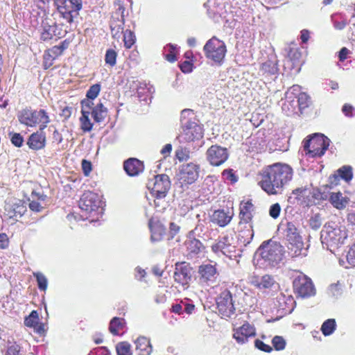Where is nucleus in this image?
Listing matches in <instances>:
<instances>
[{"mask_svg":"<svg viewBox=\"0 0 355 355\" xmlns=\"http://www.w3.org/2000/svg\"><path fill=\"white\" fill-rule=\"evenodd\" d=\"M293 168L288 164L275 163L261 173L259 185L269 195L281 194L293 178Z\"/></svg>","mask_w":355,"mask_h":355,"instance_id":"obj_1","label":"nucleus"},{"mask_svg":"<svg viewBox=\"0 0 355 355\" xmlns=\"http://www.w3.org/2000/svg\"><path fill=\"white\" fill-rule=\"evenodd\" d=\"M348 237L347 230L343 225L331 221L324 225L320 232V240L323 248L335 253L345 244Z\"/></svg>","mask_w":355,"mask_h":355,"instance_id":"obj_2","label":"nucleus"},{"mask_svg":"<svg viewBox=\"0 0 355 355\" xmlns=\"http://www.w3.org/2000/svg\"><path fill=\"white\" fill-rule=\"evenodd\" d=\"M259 257L257 265L263 268H271L278 266L284 257V247L278 242L269 240L259 247Z\"/></svg>","mask_w":355,"mask_h":355,"instance_id":"obj_3","label":"nucleus"},{"mask_svg":"<svg viewBox=\"0 0 355 355\" xmlns=\"http://www.w3.org/2000/svg\"><path fill=\"white\" fill-rule=\"evenodd\" d=\"M284 234L288 242V252L292 257L306 256L307 249L304 247V242L297 224L294 222L282 223Z\"/></svg>","mask_w":355,"mask_h":355,"instance_id":"obj_4","label":"nucleus"},{"mask_svg":"<svg viewBox=\"0 0 355 355\" xmlns=\"http://www.w3.org/2000/svg\"><path fill=\"white\" fill-rule=\"evenodd\" d=\"M17 116L21 124L32 128L39 125L40 130H44L50 123L49 116L43 109L37 110L26 107L19 110Z\"/></svg>","mask_w":355,"mask_h":355,"instance_id":"obj_5","label":"nucleus"},{"mask_svg":"<svg viewBox=\"0 0 355 355\" xmlns=\"http://www.w3.org/2000/svg\"><path fill=\"white\" fill-rule=\"evenodd\" d=\"M303 150L311 158L322 157L327 150L330 140L322 134L315 133L303 141Z\"/></svg>","mask_w":355,"mask_h":355,"instance_id":"obj_6","label":"nucleus"},{"mask_svg":"<svg viewBox=\"0 0 355 355\" xmlns=\"http://www.w3.org/2000/svg\"><path fill=\"white\" fill-rule=\"evenodd\" d=\"M254 211V205L250 201L241 202L240 205V217L241 223L248 224L245 226L246 230H241L239 233V240L243 243L245 245L249 244L254 236L252 225L250 224Z\"/></svg>","mask_w":355,"mask_h":355,"instance_id":"obj_7","label":"nucleus"},{"mask_svg":"<svg viewBox=\"0 0 355 355\" xmlns=\"http://www.w3.org/2000/svg\"><path fill=\"white\" fill-rule=\"evenodd\" d=\"M103 201L101 200L100 196L94 192L86 191L85 192L80 200L79 207L85 213V217L87 218V214L92 216H98L103 214Z\"/></svg>","mask_w":355,"mask_h":355,"instance_id":"obj_8","label":"nucleus"},{"mask_svg":"<svg viewBox=\"0 0 355 355\" xmlns=\"http://www.w3.org/2000/svg\"><path fill=\"white\" fill-rule=\"evenodd\" d=\"M60 16L71 24L82 9V0H54Z\"/></svg>","mask_w":355,"mask_h":355,"instance_id":"obj_9","label":"nucleus"},{"mask_svg":"<svg viewBox=\"0 0 355 355\" xmlns=\"http://www.w3.org/2000/svg\"><path fill=\"white\" fill-rule=\"evenodd\" d=\"M203 50L208 59L218 64H222L227 52L225 44L216 37H213L206 42Z\"/></svg>","mask_w":355,"mask_h":355,"instance_id":"obj_10","label":"nucleus"},{"mask_svg":"<svg viewBox=\"0 0 355 355\" xmlns=\"http://www.w3.org/2000/svg\"><path fill=\"white\" fill-rule=\"evenodd\" d=\"M147 187L153 196H157L158 200H162L171 188V181L166 174L157 175L148 181Z\"/></svg>","mask_w":355,"mask_h":355,"instance_id":"obj_11","label":"nucleus"},{"mask_svg":"<svg viewBox=\"0 0 355 355\" xmlns=\"http://www.w3.org/2000/svg\"><path fill=\"white\" fill-rule=\"evenodd\" d=\"M182 132L178 139L180 143L198 140L203 137L202 127L196 121L183 122Z\"/></svg>","mask_w":355,"mask_h":355,"instance_id":"obj_12","label":"nucleus"},{"mask_svg":"<svg viewBox=\"0 0 355 355\" xmlns=\"http://www.w3.org/2000/svg\"><path fill=\"white\" fill-rule=\"evenodd\" d=\"M295 292L301 297H309L315 294V289L311 279L300 273L293 282Z\"/></svg>","mask_w":355,"mask_h":355,"instance_id":"obj_13","label":"nucleus"},{"mask_svg":"<svg viewBox=\"0 0 355 355\" xmlns=\"http://www.w3.org/2000/svg\"><path fill=\"white\" fill-rule=\"evenodd\" d=\"M200 166L193 162L182 164L180 166L178 178L182 185L194 183L199 178Z\"/></svg>","mask_w":355,"mask_h":355,"instance_id":"obj_14","label":"nucleus"},{"mask_svg":"<svg viewBox=\"0 0 355 355\" xmlns=\"http://www.w3.org/2000/svg\"><path fill=\"white\" fill-rule=\"evenodd\" d=\"M216 305L218 313L222 318H230L234 314L235 308L233 304L232 295L228 290L220 293L216 298Z\"/></svg>","mask_w":355,"mask_h":355,"instance_id":"obj_15","label":"nucleus"},{"mask_svg":"<svg viewBox=\"0 0 355 355\" xmlns=\"http://www.w3.org/2000/svg\"><path fill=\"white\" fill-rule=\"evenodd\" d=\"M206 155L210 164L218 166L223 164L228 159L229 153L226 148L213 145L208 148Z\"/></svg>","mask_w":355,"mask_h":355,"instance_id":"obj_16","label":"nucleus"},{"mask_svg":"<svg viewBox=\"0 0 355 355\" xmlns=\"http://www.w3.org/2000/svg\"><path fill=\"white\" fill-rule=\"evenodd\" d=\"M191 267L186 263H177L174 272L175 281L182 286V288L187 289L191 279Z\"/></svg>","mask_w":355,"mask_h":355,"instance_id":"obj_17","label":"nucleus"},{"mask_svg":"<svg viewBox=\"0 0 355 355\" xmlns=\"http://www.w3.org/2000/svg\"><path fill=\"white\" fill-rule=\"evenodd\" d=\"M233 338L239 344H245L250 338L256 336V329L253 324L245 322L241 327L234 328Z\"/></svg>","mask_w":355,"mask_h":355,"instance_id":"obj_18","label":"nucleus"},{"mask_svg":"<svg viewBox=\"0 0 355 355\" xmlns=\"http://www.w3.org/2000/svg\"><path fill=\"white\" fill-rule=\"evenodd\" d=\"M230 241L228 236H223L211 246V249L216 254L221 253L230 259L235 257L236 247Z\"/></svg>","mask_w":355,"mask_h":355,"instance_id":"obj_19","label":"nucleus"},{"mask_svg":"<svg viewBox=\"0 0 355 355\" xmlns=\"http://www.w3.org/2000/svg\"><path fill=\"white\" fill-rule=\"evenodd\" d=\"M277 60L270 58L262 63L258 72L259 76L266 80H274L278 73Z\"/></svg>","mask_w":355,"mask_h":355,"instance_id":"obj_20","label":"nucleus"},{"mask_svg":"<svg viewBox=\"0 0 355 355\" xmlns=\"http://www.w3.org/2000/svg\"><path fill=\"white\" fill-rule=\"evenodd\" d=\"M198 273L200 282L207 285L216 283L218 276L216 266L209 263L201 265L199 267Z\"/></svg>","mask_w":355,"mask_h":355,"instance_id":"obj_21","label":"nucleus"},{"mask_svg":"<svg viewBox=\"0 0 355 355\" xmlns=\"http://www.w3.org/2000/svg\"><path fill=\"white\" fill-rule=\"evenodd\" d=\"M249 283L261 291L272 289L276 284L273 277L269 275L261 277L252 275L249 277Z\"/></svg>","mask_w":355,"mask_h":355,"instance_id":"obj_22","label":"nucleus"},{"mask_svg":"<svg viewBox=\"0 0 355 355\" xmlns=\"http://www.w3.org/2000/svg\"><path fill=\"white\" fill-rule=\"evenodd\" d=\"M233 212L230 210L218 209L211 216V221L220 227H225L232 219Z\"/></svg>","mask_w":355,"mask_h":355,"instance_id":"obj_23","label":"nucleus"},{"mask_svg":"<svg viewBox=\"0 0 355 355\" xmlns=\"http://www.w3.org/2000/svg\"><path fill=\"white\" fill-rule=\"evenodd\" d=\"M148 226L151 232V241H160L162 239L166 231V228L163 224L160 221L151 218L148 221Z\"/></svg>","mask_w":355,"mask_h":355,"instance_id":"obj_24","label":"nucleus"},{"mask_svg":"<svg viewBox=\"0 0 355 355\" xmlns=\"http://www.w3.org/2000/svg\"><path fill=\"white\" fill-rule=\"evenodd\" d=\"M123 168L130 176H136L143 172L144 166L142 162L137 158H129L124 162Z\"/></svg>","mask_w":355,"mask_h":355,"instance_id":"obj_25","label":"nucleus"},{"mask_svg":"<svg viewBox=\"0 0 355 355\" xmlns=\"http://www.w3.org/2000/svg\"><path fill=\"white\" fill-rule=\"evenodd\" d=\"M46 144V136L43 130L37 131L30 135L27 145L34 150H41L44 148Z\"/></svg>","mask_w":355,"mask_h":355,"instance_id":"obj_26","label":"nucleus"},{"mask_svg":"<svg viewBox=\"0 0 355 355\" xmlns=\"http://www.w3.org/2000/svg\"><path fill=\"white\" fill-rule=\"evenodd\" d=\"M57 26L53 21L50 23L47 19L42 21L41 40L48 41L56 35Z\"/></svg>","mask_w":355,"mask_h":355,"instance_id":"obj_27","label":"nucleus"},{"mask_svg":"<svg viewBox=\"0 0 355 355\" xmlns=\"http://www.w3.org/2000/svg\"><path fill=\"white\" fill-rule=\"evenodd\" d=\"M138 355H150L153 347L150 340L145 336H139L135 342Z\"/></svg>","mask_w":355,"mask_h":355,"instance_id":"obj_28","label":"nucleus"},{"mask_svg":"<svg viewBox=\"0 0 355 355\" xmlns=\"http://www.w3.org/2000/svg\"><path fill=\"white\" fill-rule=\"evenodd\" d=\"M285 56L288 61L291 62V67L300 62L302 54L300 49L295 45H289L284 49Z\"/></svg>","mask_w":355,"mask_h":355,"instance_id":"obj_29","label":"nucleus"},{"mask_svg":"<svg viewBox=\"0 0 355 355\" xmlns=\"http://www.w3.org/2000/svg\"><path fill=\"white\" fill-rule=\"evenodd\" d=\"M331 205L338 209H345L349 203V198L344 196L340 192L331 193L329 198Z\"/></svg>","mask_w":355,"mask_h":355,"instance_id":"obj_30","label":"nucleus"},{"mask_svg":"<svg viewBox=\"0 0 355 355\" xmlns=\"http://www.w3.org/2000/svg\"><path fill=\"white\" fill-rule=\"evenodd\" d=\"M90 114H92L95 122L101 123L107 115V110L103 103H99L93 107Z\"/></svg>","mask_w":355,"mask_h":355,"instance_id":"obj_31","label":"nucleus"},{"mask_svg":"<svg viewBox=\"0 0 355 355\" xmlns=\"http://www.w3.org/2000/svg\"><path fill=\"white\" fill-rule=\"evenodd\" d=\"M353 173L352 168L349 166H343L337 171V173L334 174L331 178H334V181L341 178L345 181L348 182L352 179Z\"/></svg>","mask_w":355,"mask_h":355,"instance_id":"obj_32","label":"nucleus"},{"mask_svg":"<svg viewBox=\"0 0 355 355\" xmlns=\"http://www.w3.org/2000/svg\"><path fill=\"white\" fill-rule=\"evenodd\" d=\"M124 325V319L114 317L111 320L110 322L109 330L111 334L114 336H117L119 334V331L123 329Z\"/></svg>","mask_w":355,"mask_h":355,"instance_id":"obj_33","label":"nucleus"},{"mask_svg":"<svg viewBox=\"0 0 355 355\" xmlns=\"http://www.w3.org/2000/svg\"><path fill=\"white\" fill-rule=\"evenodd\" d=\"M185 245L187 247V251L191 254H198L202 247V243L196 239H189L187 240L185 242Z\"/></svg>","mask_w":355,"mask_h":355,"instance_id":"obj_34","label":"nucleus"},{"mask_svg":"<svg viewBox=\"0 0 355 355\" xmlns=\"http://www.w3.org/2000/svg\"><path fill=\"white\" fill-rule=\"evenodd\" d=\"M298 109L297 102L295 98L288 99L286 97V101L282 105L283 111L287 114L291 115L297 112Z\"/></svg>","mask_w":355,"mask_h":355,"instance_id":"obj_35","label":"nucleus"},{"mask_svg":"<svg viewBox=\"0 0 355 355\" xmlns=\"http://www.w3.org/2000/svg\"><path fill=\"white\" fill-rule=\"evenodd\" d=\"M336 329V322L334 319H328L325 320L321 326V331L324 336L331 335Z\"/></svg>","mask_w":355,"mask_h":355,"instance_id":"obj_36","label":"nucleus"},{"mask_svg":"<svg viewBox=\"0 0 355 355\" xmlns=\"http://www.w3.org/2000/svg\"><path fill=\"white\" fill-rule=\"evenodd\" d=\"M82 116L80 118V128L83 132H90L93 128V123H92L88 112H81Z\"/></svg>","mask_w":355,"mask_h":355,"instance_id":"obj_37","label":"nucleus"},{"mask_svg":"<svg viewBox=\"0 0 355 355\" xmlns=\"http://www.w3.org/2000/svg\"><path fill=\"white\" fill-rule=\"evenodd\" d=\"M177 46L172 44H166L164 48V53L166 59L170 62H173L176 60V51Z\"/></svg>","mask_w":355,"mask_h":355,"instance_id":"obj_38","label":"nucleus"},{"mask_svg":"<svg viewBox=\"0 0 355 355\" xmlns=\"http://www.w3.org/2000/svg\"><path fill=\"white\" fill-rule=\"evenodd\" d=\"M116 351L117 355H132L131 345L126 341L119 343L116 346Z\"/></svg>","mask_w":355,"mask_h":355,"instance_id":"obj_39","label":"nucleus"},{"mask_svg":"<svg viewBox=\"0 0 355 355\" xmlns=\"http://www.w3.org/2000/svg\"><path fill=\"white\" fill-rule=\"evenodd\" d=\"M123 42L126 49H130L136 42V37L133 31L125 30L123 32Z\"/></svg>","mask_w":355,"mask_h":355,"instance_id":"obj_40","label":"nucleus"},{"mask_svg":"<svg viewBox=\"0 0 355 355\" xmlns=\"http://www.w3.org/2000/svg\"><path fill=\"white\" fill-rule=\"evenodd\" d=\"M33 276L36 278L38 288L42 291H46L48 286V280L45 275L40 272H33Z\"/></svg>","mask_w":355,"mask_h":355,"instance_id":"obj_41","label":"nucleus"},{"mask_svg":"<svg viewBox=\"0 0 355 355\" xmlns=\"http://www.w3.org/2000/svg\"><path fill=\"white\" fill-rule=\"evenodd\" d=\"M296 101L297 102L298 110H302L309 106L310 98L305 92L299 93Z\"/></svg>","mask_w":355,"mask_h":355,"instance_id":"obj_42","label":"nucleus"},{"mask_svg":"<svg viewBox=\"0 0 355 355\" xmlns=\"http://www.w3.org/2000/svg\"><path fill=\"white\" fill-rule=\"evenodd\" d=\"M39 316L37 311H32L28 316L25 318L24 324L28 327H35L38 324Z\"/></svg>","mask_w":355,"mask_h":355,"instance_id":"obj_43","label":"nucleus"},{"mask_svg":"<svg viewBox=\"0 0 355 355\" xmlns=\"http://www.w3.org/2000/svg\"><path fill=\"white\" fill-rule=\"evenodd\" d=\"M117 53L113 49H108L106 51L105 56V63L109 64L111 67H114L116 64Z\"/></svg>","mask_w":355,"mask_h":355,"instance_id":"obj_44","label":"nucleus"},{"mask_svg":"<svg viewBox=\"0 0 355 355\" xmlns=\"http://www.w3.org/2000/svg\"><path fill=\"white\" fill-rule=\"evenodd\" d=\"M180 120L182 126H183V122L193 121V120L196 121V118L194 117L193 110L190 109H185L182 111Z\"/></svg>","mask_w":355,"mask_h":355,"instance_id":"obj_45","label":"nucleus"},{"mask_svg":"<svg viewBox=\"0 0 355 355\" xmlns=\"http://www.w3.org/2000/svg\"><path fill=\"white\" fill-rule=\"evenodd\" d=\"M272 343L277 351L283 350L286 347L285 340L279 336H275L272 340Z\"/></svg>","mask_w":355,"mask_h":355,"instance_id":"obj_46","label":"nucleus"},{"mask_svg":"<svg viewBox=\"0 0 355 355\" xmlns=\"http://www.w3.org/2000/svg\"><path fill=\"white\" fill-rule=\"evenodd\" d=\"M101 91V85L98 83L92 85L87 92L86 96L90 99H95Z\"/></svg>","mask_w":355,"mask_h":355,"instance_id":"obj_47","label":"nucleus"},{"mask_svg":"<svg viewBox=\"0 0 355 355\" xmlns=\"http://www.w3.org/2000/svg\"><path fill=\"white\" fill-rule=\"evenodd\" d=\"M299 93H302L301 92V87L300 85H295L288 89V91L286 92V97L288 99H295L297 98Z\"/></svg>","mask_w":355,"mask_h":355,"instance_id":"obj_48","label":"nucleus"},{"mask_svg":"<svg viewBox=\"0 0 355 355\" xmlns=\"http://www.w3.org/2000/svg\"><path fill=\"white\" fill-rule=\"evenodd\" d=\"M94 99H90L87 97V98L83 99L81 104V112H88L89 114L92 112L93 107H94Z\"/></svg>","mask_w":355,"mask_h":355,"instance_id":"obj_49","label":"nucleus"},{"mask_svg":"<svg viewBox=\"0 0 355 355\" xmlns=\"http://www.w3.org/2000/svg\"><path fill=\"white\" fill-rule=\"evenodd\" d=\"M329 294L333 297H338L342 293V286L340 283L330 285L328 289Z\"/></svg>","mask_w":355,"mask_h":355,"instance_id":"obj_50","label":"nucleus"},{"mask_svg":"<svg viewBox=\"0 0 355 355\" xmlns=\"http://www.w3.org/2000/svg\"><path fill=\"white\" fill-rule=\"evenodd\" d=\"M322 225V220L319 214L313 216L309 220V226L313 230H318Z\"/></svg>","mask_w":355,"mask_h":355,"instance_id":"obj_51","label":"nucleus"},{"mask_svg":"<svg viewBox=\"0 0 355 355\" xmlns=\"http://www.w3.org/2000/svg\"><path fill=\"white\" fill-rule=\"evenodd\" d=\"M10 141L16 147H21L24 143V138L19 133L10 134Z\"/></svg>","mask_w":355,"mask_h":355,"instance_id":"obj_52","label":"nucleus"},{"mask_svg":"<svg viewBox=\"0 0 355 355\" xmlns=\"http://www.w3.org/2000/svg\"><path fill=\"white\" fill-rule=\"evenodd\" d=\"M281 212V206L279 203L272 204L269 209V215L274 219L279 216Z\"/></svg>","mask_w":355,"mask_h":355,"instance_id":"obj_53","label":"nucleus"},{"mask_svg":"<svg viewBox=\"0 0 355 355\" xmlns=\"http://www.w3.org/2000/svg\"><path fill=\"white\" fill-rule=\"evenodd\" d=\"M6 355H25L19 345L14 343L8 348Z\"/></svg>","mask_w":355,"mask_h":355,"instance_id":"obj_54","label":"nucleus"},{"mask_svg":"<svg viewBox=\"0 0 355 355\" xmlns=\"http://www.w3.org/2000/svg\"><path fill=\"white\" fill-rule=\"evenodd\" d=\"M338 16V14H334L331 16V21L333 22L334 27L337 30H343L347 26V21L345 20H342L338 21L336 20V17Z\"/></svg>","mask_w":355,"mask_h":355,"instance_id":"obj_55","label":"nucleus"},{"mask_svg":"<svg viewBox=\"0 0 355 355\" xmlns=\"http://www.w3.org/2000/svg\"><path fill=\"white\" fill-rule=\"evenodd\" d=\"M347 260L349 264L355 266V243L350 247L347 252Z\"/></svg>","mask_w":355,"mask_h":355,"instance_id":"obj_56","label":"nucleus"},{"mask_svg":"<svg viewBox=\"0 0 355 355\" xmlns=\"http://www.w3.org/2000/svg\"><path fill=\"white\" fill-rule=\"evenodd\" d=\"M254 345L257 349L265 352L269 353L272 350V348L270 345L265 344L263 341L259 339L255 340Z\"/></svg>","mask_w":355,"mask_h":355,"instance_id":"obj_57","label":"nucleus"},{"mask_svg":"<svg viewBox=\"0 0 355 355\" xmlns=\"http://www.w3.org/2000/svg\"><path fill=\"white\" fill-rule=\"evenodd\" d=\"M119 26L116 28H110L111 33L114 38L119 39L122 33H123V22H120Z\"/></svg>","mask_w":355,"mask_h":355,"instance_id":"obj_58","label":"nucleus"},{"mask_svg":"<svg viewBox=\"0 0 355 355\" xmlns=\"http://www.w3.org/2000/svg\"><path fill=\"white\" fill-rule=\"evenodd\" d=\"M176 157L180 162L186 161L189 158V152L187 149H178L176 150Z\"/></svg>","mask_w":355,"mask_h":355,"instance_id":"obj_59","label":"nucleus"},{"mask_svg":"<svg viewBox=\"0 0 355 355\" xmlns=\"http://www.w3.org/2000/svg\"><path fill=\"white\" fill-rule=\"evenodd\" d=\"M347 222L348 226L355 230V210L349 211L347 215Z\"/></svg>","mask_w":355,"mask_h":355,"instance_id":"obj_60","label":"nucleus"},{"mask_svg":"<svg viewBox=\"0 0 355 355\" xmlns=\"http://www.w3.org/2000/svg\"><path fill=\"white\" fill-rule=\"evenodd\" d=\"M310 190V187L308 186L302 187L297 188L293 191V193L295 195H299L302 196H307V194L310 193V191L308 192V191Z\"/></svg>","mask_w":355,"mask_h":355,"instance_id":"obj_61","label":"nucleus"},{"mask_svg":"<svg viewBox=\"0 0 355 355\" xmlns=\"http://www.w3.org/2000/svg\"><path fill=\"white\" fill-rule=\"evenodd\" d=\"M9 245V239L6 234H0V249H6Z\"/></svg>","mask_w":355,"mask_h":355,"instance_id":"obj_62","label":"nucleus"},{"mask_svg":"<svg viewBox=\"0 0 355 355\" xmlns=\"http://www.w3.org/2000/svg\"><path fill=\"white\" fill-rule=\"evenodd\" d=\"M155 197V206L157 209L158 211L164 210L166 208V202L164 200V198L162 200H158L157 196Z\"/></svg>","mask_w":355,"mask_h":355,"instance_id":"obj_63","label":"nucleus"},{"mask_svg":"<svg viewBox=\"0 0 355 355\" xmlns=\"http://www.w3.org/2000/svg\"><path fill=\"white\" fill-rule=\"evenodd\" d=\"M146 272L145 270L142 269L141 267H137L135 268V278L139 281H143L145 277Z\"/></svg>","mask_w":355,"mask_h":355,"instance_id":"obj_64","label":"nucleus"}]
</instances>
